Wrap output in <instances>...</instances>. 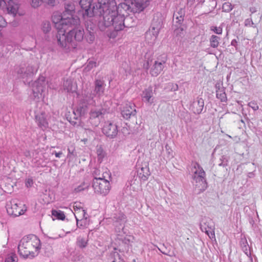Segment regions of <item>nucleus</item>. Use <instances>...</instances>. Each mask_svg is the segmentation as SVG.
I'll use <instances>...</instances> for the list:
<instances>
[{
  "mask_svg": "<svg viewBox=\"0 0 262 262\" xmlns=\"http://www.w3.org/2000/svg\"><path fill=\"white\" fill-rule=\"evenodd\" d=\"M128 1V4L122 3L117 6L114 1L108 0L106 5L107 7L103 12V18L99 21L98 27L101 31H105L107 28L113 27L115 32L111 33L110 38H114L117 32L123 30L124 27H132L126 24L130 17L128 16L125 17V13L127 15L128 12L139 13L142 11L137 10L136 6L132 5V0Z\"/></svg>",
  "mask_w": 262,
  "mask_h": 262,
  "instance_id": "1",
  "label": "nucleus"
},
{
  "mask_svg": "<svg viewBox=\"0 0 262 262\" xmlns=\"http://www.w3.org/2000/svg\"><path fill=\"white\" fill-rule=\"evenodd\" d=\"M79 25L80 24L75 26H69V29H71L67 33L68 30H66L60 31L58 34H56L58 45L66 51L75 49L76 45L73 41V37L75 40L81 41L85 34L83 29L79 27Z\"/></svg>",
  "mask_w": 262,
  "mask_h": 262,
  "instance_id": "2",
  "label": "nucleus"
},
{
  "mask_svg": "<svg viewBox=\"0 0 262 262\" xmlns=\"http://www.w3.org/2000/svg\"><path fill=\"white\" fill-rule=\"evenodd\" d=\"M18 252L24 258H32L38 255L40 249V241L34 234L24 236L18 245Z\"/></svg>",
  "mask_w": 262,
  "mask_h": 262,
  "instance_id": "3",
  "label": "nucleus"
},
{
  "mask_svg": "<svg viewBox=\"0 0 262 262\" xmlns=\"http://www.w3.org/2000/svg\"><path fill=\"white\" fill-rule=\"evenodd\" d=\"M79 3L84 10L83 16L84 19L93 18L95 16H101L106 8L108 0H73Z\"/></svg>",
  "mask_w": 262,
  "mask_h": 262,
  "instance_id": "4",
  "label": "nucleus"
},
{
  "mask_svg": "<svg viewBox=\"0 0 262 262\" xmlns=\"http://www.w3.org/2000/svg\"><path fill=\"white\" fill-rule=\"evenodd\" d=\"M52 21L55 24V27L57 30V34H58L60 31H65L68 30L69 26H73V24H76L78 22L77 19L74 20L67 19L63 17V14L58 13H55L52 17Z\"/></svg>",
  "mask_w": 262,
  "mask_h": 262,
  "instance_id": "5",
  "label": "nucleus"
},
{
  "mask_svg": "<svg viewBox=\"0 0 262 262\" xmlns=\"http://www.w3.org/2000/svg\"><path fill=\"white\" fill-rule=\"evenodd\" d=\"M193 168L196 169L192 175L195 187L198 188L199 191H204L207 188L205 178L206 173L201 165L197 162L194 164Z\"/></svg>",
  "mask_w": 262,
  "mask_h": 262,
  "instance_id": "6",
  "label": "nucleus"
},
{
  "mask_svg": "<svg viewBox=\"0 0 262 262\" xmlns=\"http://www.w3.org/2000/svg\"><path fill=\"white\" fill-rule=\"evenodd\" d=\"M166 57L158 58L153 62L152 60H147L143 64V68L146 70L150 68L149 73L152 76L156 77L163 70L165 67Z\"/></svg>",
  "mask_w": 262,
  "mask_h": 262,
  "instance_id": "7",
  "label": "nucleus"
},
{
  "mask_svg": "<svg viewBox=\"0 0 262 262\" xmlns=\"http://www.w3.org/2000/svg\"><path fill=\"white\" fill-rule=\"evenodd\" d=\"M162 26V22L161 19L156 18L155 17L153 18L150 28L145 33V39L148 43H154Z\"/></svg>",
  "mask_w": 262,
  "mask_h": 262,
  "instance_id": "8",
  "label": "nucleus"
},
{
  "mask_svg": "<svg viewBox=\"0 0 262 262\" xmlns=\"http://www.w3.org/2000/svg\"><path fill=\"white\" fill-rule=\"evenodd\" d=\"M6 207L8 214L13 217L22 215L26 211L25 205L18 202L16 200H12L7 202Z\"/></svg>",
  "mask_w": 262,
  "mask_h": 262,
  "instance_id": "9",
  "label": "nucleus"
},
{
  "mask_svg": "<svg viewBox=\"0 0 262 262\" xmlns=\"http://www.w3.org/2000/svg\"><path fill=\"white\" fill-rule=\"evenodd\" d=\"M92 186L95 192L105 195L110 190V184L109 181L105 179L104 177H95L93 181Z\"/></svg>",
  "mask_w": 262,
  "mask_h": 262,
  "instance_id": "10",
  "label": "nucleus"
},
{
  "mask_svg": "<svg viewBox=\"0 0 262 262\" xmlns=\"http://www.w3.org/2000/svg\"><path fill=\"white\" fill-rule=\"evenodd\" d=\"M109 107L101 106V108H95L91 110L90 113V120L91 123L95 126H97L103 118V115L108 113Z\"/></svg>",
  "mask_w": 262,
  "mask_h": 262,
  "instance_id": "11",
  "label": "nucleus"
},
{
  "mask_svg": "<svg viewBox=\"0 0 262 262\" xmlns=\"http://www.w3.org/2000/svg\"><path fill=\"white\" fill-rule=\"evenodd\" d=\"M18 8V5L12 0H0V9L4 12L15 16Z\"/></svg>",
  "mask_w": 262,
  "mask_h": 262,
  "instance_id": "12",
  "label": "nucleus"
},
{
  "mask_svg": "<svg viewBox=\"0 0 262 262\" xmlns=\"http://www.w3.org/2000/svg\"><path fill=\"white\" fill-rule=\"evenodd\" d=\"M102 133L108 138L114 139L118 133V126L113 122L106 121L103 126Z\"/></svg>",
  "mask_w": 262,
  "mask_h": 262,
  "instance_id": "13",
  "label": "nucleus"
},
{
  "mask_svg": "<svg viewBox=\"0 0 262 262\" xmlns=\"http://www.w3.org/2000/svg\"><path fill=\"white\" fill-rule=\"evenodd\" d=\"M96 20L93 18L85 19V25L86 28L88 33L85 34V37L89 43L93 42L95 39V34L94 30L96 28Z\"/></svg>",
  "mask_w": 262,
  "mask_h": 262,
  "instance_id": "14",
  "label": "nucleus"
},
{
  "mask_svg": "<svg viewBox=\"0 0 262 262\" xmlns=\"http://www.w3.org/2000/svg\"><path fill=\"white\" fill-rule=\"evenodd\" d=\"M137 111L135 104L131 102L126 103L121 109V115L124 119L128 120L136 117Z\"/></svg>",
  "mask_w": 262,
  "mask_h": 262,
  "instance_id": "15",
  "label": "nucleus"
},
{
  "mask_svg": "<svg viewBox=\"0 0 262 262\" xmlns=\"http://www.w3.org/2000/svg\"><path fill=\"white\" fill-rule=\"evenodd\" d=\"M75 13V6L72 4H67L64 6V11L63 12V17H66L67 19H78V22L76 24H73V26L79 25L80 24V19L77 16L74 15Z\"/></svg>",
  "mask_w": 262,
  "mask_h": 262,
  "instance_id": "16",
  "label": "nucleus"
},
{
  "mask_svg": "<svg viewBox=\"0 0 262 262\" xmlns=\"http://www.w3.org/2000/svg\"><path fill=\"white\" fill-rule=\"evenodd\" d=\"M36 71L37 70L33 66L29 65L26 68H19L17 70V73L20 78L30 79Z\"/></svg>",
  "mask_w": 262,
  "mask_h": 262,
  "instance_id": "17",
  "label": "nucleus"
},
{
  "mask_svg": "<svg viewBox=\"0 0 262 262\" xmlns=\"http://www.w3.org/2000/svg\"><path fill=\"white\" fill-rule=\"evenodd\" d=\"M46 85L45 77L40 76L37 81H36L33 86L32 92L34 97H38L39 94L44 91Z\"/></svg>",
  "mask_w": 262,
  "mask_h": 262,
  "instance_id": "18",
  "label": "nucleus"
},
{
  "mask_svg": "<svg viewBox=\"0 0 262 262\" xmlns=\"http://www.w3.org/2000/svg\"><path fill=\"white\" fill-rule=\"evenodd\" d=\"M204 106V101L203 98L197 97L194 99L190 106V109L195 114L202 113Z\"/></svg>",
  "mask_w": 262,
  "mask_h": 262,
  "instance_id": "19",
  "label": "nucleus"
},
{
  "mask_svg": "<svg viewBox=\"0 0 262 262\" xmlns=\"http://www.w3.org/2000/svg\"><path fill=\"white\" fill-rule=\"evenodd\" d=\"M200 229L202 232H210L211 236H215L214 232V226L213 222L209 218H205L203 219L200 224Z\"/></svg>",
  "mask_w": 262,
  "mask_h": 262,
  "instance_id": "20",
  "label": "nucleus"
},
{
  "mask_svg": "<svg viewBox=\"0 0 262 262\" xmlns=\"http://www.w3.org/2000/svg\"><path fill=\"white\" fill-rule=\"evenodd\" d=\"M35 122L37 125L42 129L47 128L48 126V122L46 113L42 112L39 113L35 112Z\"/></svg>",
  "mask_w": 262,
  "mask_h": 262,
  "instance_id": "21",
  "label": "nucleus"
},
{
  "mask_svg": "<svg viewBox=\"0 0 262 262\" xmlns=\"http://www.w3.org/2000/svg\"><path fill=\"white\" fill-rule=\"evenodd\" d=\"M118 242L119 246L117 248H115L114 250H118L120 252H124L129 250L130 240L128 237H118Z\"/></svg>",
  "mask_w": 262,
  "mask_h": 262,
  "instance_id": "22",
  "label": "nucleus"
},
{
  "mask_svg": "<svg viewBox=\"0 0 262 262\" xmlns=\"http://www.w3.org/2000/svg\"><path fill=\"white\" fill-rule=\"evenodd\" d=\"M150 175V172L149 169L146 163L142 164L141 166L138 168L137 176L141 180L146 181Z\"/></svg>",
  "mask_w": 262,
  "mask_h": 262,
  "instance_id": "23",
  "label": "nucleus"
},
{
  "mask_svg": "<svg viewBox=\"0 0 262 262\" xmlns=\"http://www.w3.org/2000/svg\"><path fill=\"white\" fill-rule=\"evenodd\" d=\"M95 88L94 93L100 99L104 93L105 84L104 80L101 79H96L94 82Z\"/></svg>",
  "mask_w": 262,
  "mask_h": 262,
  "instance_id": "24",
  "label": "nucleus"
},
{
  "mask_svg": "<svg viewBox=\"0 0 262 262\" xmlns=\"http://www.w3.org/2000/svg\"><path fill=\"white\" fill-rule=\"evenodd\" d=\"M142 98L143 101L150 104L154 102V92L151 86L148 87L142 92Z\"/></svg>",
  "mask_w": 262,
  "mask_h": 262,
  "instance_id": "25",
  "label": "nucleus"
},
{
  "mask_svg": "<svg viewBox=\"0 0 262 262\" xmlns=\"http://www.w3.org/2000/svg\"><path fill=\"white\" fill-rule=\"evenodd\" d=\"M216 89V98L221 100V102H226L227 99L225 93L224 87L223 86L222 84L216 83L215 84Z\"/></svg>",
  "mask_w": 262,
  "mask_h": 262,
  "instance_id": "26",
  "label": "nucleus"
},
{
  "mask_svg": "<svg viewBox=\"0 0 262 262\" xmlns=\"http://www.w3.org/2000/svg\"><path fill=\"white\" fill-rule=\"evenodd\" d=\"M99 99L94 93H88L83 96L82 102L85 105H95L96 101Z\"/></svg>",
  "mask_w": 262,
  "mask_h": 262,
  "instance_id": "27",
  "label": "nucleus"
},
{
  "mask_svg": "<svg viewBox=\"0 0 262 262\" xmlns=\"http://www.w3.org/2000/svg\"><path fill=\"white\" fill-rule=\"evenodd\" d=\"M63 88L64 91L68 93H74L76 91L77 85L73 83L71 79H68L64 81L63 83Z\"/></svg>",
  "mask_w": 262,
  "mask_h": 262,
  "instance_id": "28",
  "label": "nucleus"
},
{
  "mask_svg": "<svg viewBox=\"0 0 262 262\" xmlns=\"http://www.w3.org/2000/svg\"><path fill=\"white\" fill-rule=\"evenodd\" d=\"M132 3L137 10L143 11L149 5V0H132Z\"/></svg>",
  "mask_w": 262,
  "mask_h": 262,
  "instance_id": "29",
  "label": "nucleus"
},
{
  "mask_svg": "<svg viewBox=\"0 0 262 262\" xmlns=\"http://www.w3.org/2000/svg\"><path fill=\"white\" fill-rule=\"evenodd\" d=\"M185 15V10L183 9H180L178 11L174 12L173 15V20H176V23L178 25H181L184 20V17Z\"/></svg>",
  "mask_w": 262,
  "mask_h": 262,
  "instance_id": "30",
  "label": "nucleus"
},
{
  "mask_svg": "<svg viewBox=\"0 0 262 262\" xmlns=\"http://www.w3.org/2000/svg\"><path fill=\"white\" fill-rule=\"evenodd\" d=\"M114 222L116 224H119L122 229L124 228V223L126 222L125 215L122 212L116 214L114 217Z\"/></svg>",
  "mask_w": 262,
  "mask_h": 262,
  "instance_id": "31",
  "label": "nucleus"
},
{
  "mask_svg": "<svg viewBox=\"0 0 262 262\" xmlns=\"http://www.w3.org/2000/svg\"><path fill=\"white\" fill-rule=\"evenodd\" d=\"M108 262H124L117 250L112 252L108 258Z\"/></svg>",
  "mask_w": 262,
  "mask_h": 262,
  "instance_id": "32",
  "label": "nucleus"
},
{
  "mask_svg": "<svg viewBox=\"0 0 262 262\" xmlns=\"http://www.w3.org/2000/svg\"><path fill=\"white\" fill-rule=\"evenodd\" d=\"M52 215L56 219L62 221L64 220L66 218L63 211L60 210H52Z\"/></svg>",
  "mask_w": 262,
  "mask_h": 262,
  "instance_id": "33",
  "label": "nucleus"
},
{
  "mask_svg": "<svg viewBox=\"0 0 262 262\" xmlns=\"http://www.w3.org/2000/svg\"><path fill=\"white\" fill-rule=\"evenodd\" d=\"M88 239L86 238L79 236L77 238L76 244L80 248H84L87 246Z\"/></svg>",
  "mask_w": 262,
  "mask_h": 262,
  "instance_id": "34",
  "label": "nucleus"
},
{
  "mask_svg": "<svg viewBox=\"0 0 262 262\" xmlns=\"http://www.w3.org/2000/svg\"><path fill=\"white\" fill-rule=\"evenodd\" d=\"M220 38L217 36L213 35L210 38V46L211 47L216 48L219 46Z\"/></svg>",
  "mask_w": 262,
  "mask_h": 262,
  "instance_id": "35",
  "label": "nucleus"
},
{
  "mask_svg": "<svg viewBox=\"0 0 262 262\" xmlns=\"http://www.w3.org/2000/svg\"><path fill=\"white\" fill-rule=\"evenodd\" d=\"M217 3L216 0H207L206 6L208 8L207 12H212L216 7Z\"/></svg>",
  "mask_w": 262,
  "mask_h": 262,
  "instance_id": "36",
  "label": "nucleus"
},
{
  "mask_svg": "<svg viewBox=\"0 0 262 262\" xmlns=\"http://www.w3.org/2000/svg\"><path fill=\"white\" fill-rule=\"evenodd\" d=\"M96 153L97 155L98 161L101 162L105 155L104 151L101 147H98L97 148Z\"/></svg>",
  "mask_w": 262,
  "mask_h": 262,
  "instance_id": "37",
  "label": "nucleus"
},
{
  "mask_svg": "<svg viewBox=\"0 0 262 262\" xmlns=\"http://www.w3.org/2000/svg\"><path fill=\"white\" fill-rule=\"evenodd\" d=\"M233 8V5L229 2H225L223 4L222 9L223 11L229 12L231 11Z\"/></svg>",
  "mask_w": 262,
  "mask_h": 262,
  "instance_id": "38",
  "label": "nucleus"
},
{
  "mask_svg": "<svg viewBox=\"0 0 262 262\" xmlns=\"http://www.w3.org/2000/svg\"><path fill=\"white\" fill-rule=\"evenodd\" d=\"M165 148L166 160H169L173 157V151L172 149L167 144L166 145Z\"/></svg>",
  "mask_w": 262,
  "mask_h": 262,
  "instance_id": "39",
  "label": "nucleus"
},
{
  "mask_svg": "<svg viewBox=\"0 0 262 262\" xmlns=\"http://www.w3.org/2000/svg\"><path fill=\"white\" fill-rule=\"evenodd\" d=\"M86 111V105L84 104L82 106H79L76 109V113L78 116H81L84 115Z\"/></svg>",
  "mask_w": 262,
  "mask_h": 262,
  "instance_id": "40",
  "label": "nucleus"
},
{
  "mask_svg": "<svg viewBox=\"0 0 262 262\" xmlns=\"http://www.w3.org/2000/svg\"><path fill=\"white\" fill-rule=\"evenodd\" d=\"M179 89L178 85L176 83H173L171 82H169L167 84L166 89L168 91H178Z\"/></svg>",
  "mask_w": 262,
  "mask_h": 262,
  "instance_id": "41",
  "label": "nucleus"
},
{
  "mask_svg": "<svg viewBox=\"0 0 262 262\" xmlns=\"http://www.w3.org/2000/svg\"><path fill=\"white\" fill-rule=\"evenodd\" d=\"M89 187V184L83 182L81 185L76 187L74 189L75 192H80Z\"/></svg>",
  "mask_w": 262,
  "mask_h": 262,
  "instance_id": "42",
  "label": "nucleus"
},
{
  "mask_svg": "<svg viewBox=\"0 0 262 262\" xmlns=\"http://www.w3.org/2000/svg\"><path fill=\"white\" fill-rule=\"evenodd\" d=\"M17 260L18 258L16 255L12 253L6 258L5 262H17Z\"/></svg>",
  "mask_w": 262,
  "mask_h": 262,
  "instance_id": "43",
  "label": "nucleus"
},
{
  "mask_svg": "<svg viewBox=\"0 0 262 262\" xmlns=\"http://www.w3.org/2000/svg\"><path fill=\"white\" fill-rule=\"evenodd\" d=\"M96 64L97 63L96 61L93 60H88L86 67H85V69L87 71H90L94 67H96Z\"/></svg>",
  "mask_w": 262,
  "mask_h": 262,
  "instance_id": "44",
  "label": "nucleus"
},
{
  "mask_svg": "<svg viewBox=\"0 0 262 262\" xmlns=\"http://www.w3.org/2000/svg\"><path fill=\"white\" fill-rule=\"evenodd\" d=\"M51 28V25L49 22L46 21L43 23L42 29L43 32L46 33L49 32L50 31Z\"/></svg>",
  "mask_w": 262,
  "mask_h": 262,
  "instance_id": "45",
  "label": "nucleus"
},
{
  "mask_svg": "<svg viewBox=\"0 0 262 262\" xmlns=\"http://www.w3.org/2000/svg\"><path fill=\"white\" fill-rule=\"evenodd\" d=\"M41 3H45L44 0H31V6L34 8H37L39 6Z\"/></svg>",
  "mask_w": 262,
  "mask_h": 262,
  "instance_id": "46",
  "label": "nucleus"
},
{
  "mask_svg": "<svg viewBox=\"0 0 262 262\" xmlns=\"http://www.w3.org/2000/svg\"><path fill=\"white\" fill-rule=\"evenodd\" d=\"M240 245L241 247L242 248V249L246 253L245 250H246V236L245 235H243V237L241 238V240L240 241Z\"/></svg>",
  "mask_w": 262,
  "mask_h": 262,
  "instance_id": "47",
  "label": "nucleus"
},
{
  "mask_svg": "<svg viewBox=\"0 0 262 262\" xmlns=\"http://www.w3.org/2000/svg\"><path fill=\"white\" fill-rule=\"evenodd\" d=\"M248 105L249 107H251L254 111H256L258 109V106L257 103L254 101L249 102Z\"/></svg>",
  "mask_w": 262,
  "mask_h": 262,
  "instance_id": "48",
  "label": "nucleus"
},
{
  "mask_svg": "<svg viewBox=\"0 0 262 262\" xmlns=\"http://www.w3.org/2000/svg\"><path fill=\"white\" fill-rule=\"evenodd\" d=\"M33 184V181L32 178H28L26 181V186L27 187H30Z\"/></svg>",
  "mask_w": 262,
  "mask_h": 262,
  "instance_id": "49",
  "label": "nucleus"
},
{
  "mask_svg": "<svg viewBox=\"0 0 262 262\" xmlns=\"http://www.w3.org/2000/svg\"><path fill=\"white\" fill-rule=\"evenodd\" d=\"M183 31H184L183 28L180 27L174 30V32L177 35L179 34L180 36H181V34H183Z\"/></svg>",
  "mask_w": 262,
  "mask_h": 262,
  "instance_id": "50",
  "label": "nucleus"
},
{
  "mask_svg": "<svg viewBox=\"0 0 262 262\" xmlns=\"http://www.w3.org/2000/svg\"><path fill=\"white\" fill-rule=\"evenodd\" d=\"M7 23L2 16L0 15V27H4L6 26Z\"/></svg>",
  "mask_w": 262,
  "mask_h": 262,
  "instance_id": "51",
  "label": "nucleus"
},
{
  "mask_svg": "<svg viewBox=\"0 0 262 262\" xmlns=\"http://www.w3.org/2000/svg\"><path fill=\"white\" fill-rule=\"evenodd\" d=\"M212 30L216 33V34H221L222 33V28H221V27H215L213 29H212Z\"/></svg>",
  "mask_w": 262,
  "mask_h": 262,
  "instance_id": "52",
  "label": "nucleus"
},
{
  "mask_svg": "<svg viewBox=\"0 0 262 262\" xmlns=\"http://www.w3.org/2000/svg\"><path fill=\"white\" fill-rule=\"evenodd\" d=\"M71 116H73V119L76 120H78L79 118L80 117L77 116V113H76V110H73V114Z\"/></svg>",
  "mask_w": 262,
  "mask_h": 262,
  "instance_id": "53",
  "label": "nucleus"
},
{
  "mask_svg": "<svg viewBox=\"0 0 262 262\" xmlns=\"http://www.w3.org/2000/svg\"><path fill=\"white\" fill-rule=\"evenodd\" d=\"M45 1V3L50 5V6H54L55 3V0H44Z\"/></svg>",
  "mask_w": 262,
  "mask_h": 262,
  "instance_id": "54",
  "label": "nucleus"
},
{
  "mask_svg": "<svg viewBox=\"0 0 262 262\" xmlns=\"http://www.w3.org/2000/svg\"><path fill=\"white\" fill-rule=\"evenodd\" d=\"M69 122L72 124H73V125H79V122H77V121H74V120H72V117H70V120H69Z\"/></svg>",
  "mask_w": 262,
  "mask_h": 262,
  "instance_id": "55",
  "label": "nucleus"
},
{
  "mask_svg": "<svg viewBox=\"0 0 262 262\" xmlns=\"http://www.w3.org/2000/svg\"><path fill=\"white\" fill-rule=\"evenodd\" d=\"M68 156H70V155H74V149H71V148H68Z\"/></svg>",
  "mask_w": 262,
  "mask_h": 262,
  "instance_id": "56",
  "label": "nucleus"
},
{
  "mask_svg": "<svg viewBox=\"0 0 262 262\" xmlns=\"http://www.w3.org/2000/svg\"><path fill=\"white\" fill-rule=\"evenodd\" d=\"M231 44L232 46H234L237 49V42L235 39L232 40Z\"/></svg>",
  "mask_w": 262,
  "mask_h": 262,
  "instance_id": "57",
  "label": "nucleus"
},
{
  "mask_svg": "<svg viewBox=\"0 0 262 262\" xmlns=\"http://www.w3.org/2000/svg\"><path fill=\"white\" fill-rule=\"evenodd\" d=\"M62 155V152L61 151H59L58 152L55 151V155L57 158H60Z\"/></svg>",
  "mask_w": 262,
  "mask_h": 262,
  "instance_id": "58",
  "label": "nucleus"
},
{
  "mask_svg": "<svg viewBox=\"0 0 262 262\" xmlns=\"http://www.w3.org/2000/svg\"><path fill=\"white\" fill-rule=\"evenodd\" d=\"M246 21H247V26L248 24L250 25V21L251 22L252 25L254 24V23L253 22L252 18H250V20H249V19H247Z\"/></svg>",
  "mask_w": 262,
  "mask_h": 262,
  "instance_id": "59",
  "label": "nucleus"
},
{
  "mask_svg": "<svg viewBox=\"0 0 262 262\" xmlns=\"http://www.w3.org/2000/svg\"><path fill=\"white\" fill-rule=\"evenodd\" d=\"M220 166H225L227 165V161H226L225 162H224V161L223 162H222L221 163H219V164Z\"/></svg>",
  "mask_w": 262,
  "mask_h": 262,
  "instance_id": "60",
  "label": "nucleus"
},
{
  "mask_svg": "<svg viewBox=\"0 0 262 262\" xmlns=\"http://www.w3.org/2000/svg\"><path fill=\"white\" fill-rule=\"evenodd\" d=\"M159 250L160 251L161 253H162L163 254L167 255H170L166 251H163L161 250V248H158Z\"/></svg>",
  "mask_w": 262,
  "mask_h": 262,
  "instance_id": "61",
  "label": "nucleus"
},
{
  "mask_svg": "<svg viewBox=\"0 0 262 262\" xmlns=\"http://www.w3.org/2000/svg\"><path fill=\"white\" fill-rule=\"evenodd\" d=\"M254 175L255 174L253 172H251L248 173V176L249 178H253L254 177Z\"/></svg>",
  "mask_w": 262,
  "mask_h": 262,
  "instance_id": "62",
  "label": "nucleus"
},
{
  "mask_svg": "<svg viewBox=\"0 0 262 262\" xmlns=\"http://www.w3.org/2000/svg\"><path fill=\"white\" fill-rule=\"evenodd\" d=\"M76 221H77V226L78 227L80 228L82 226V224L79 223V220L77 219V217L75 216Z\"/></svg>",
  "mask_w": 262,
  "mask_h": 262,
  "instance_id": "63",
  "label": "nucleus"
},
{
  "mask_svg": "<svg viewBox=\"0 0 262 262\" xmlns=\"http://www.w3.org/2000/svg\"><path fill=\"white\" fill-rule=\"evenodd\" d=\"M79 211L82 212L83 217H85V215L86 214V211H85V210H83V209H82L81 210H80V209H79Z\"/></svg>",
  "mask_w": 262,
  "mask_h": 262,
  "instance_id": "64",
  "label": "nucleus"
}]
</instances>
